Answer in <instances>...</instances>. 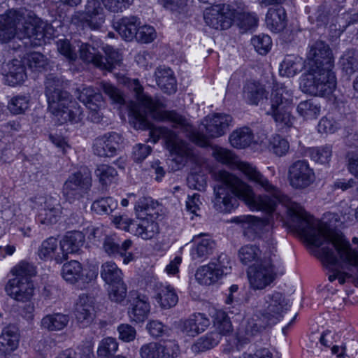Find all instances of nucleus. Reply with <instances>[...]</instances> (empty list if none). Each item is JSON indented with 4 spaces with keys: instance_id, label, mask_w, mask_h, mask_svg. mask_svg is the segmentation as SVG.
<instances>
[{
    "instance_id": "obj_49",
    "label": "nucleus",
    "mask_w": 358,
    "mask_h": 358,
    "mask_svg": "<svg viewBox=\"0 0 358 358\" xmlns=\"http://www.w3.org/2000/svg\"><path fill=\"white\" fill-rule=\"evenodd\" d=\"M301 69V59L289 55L280 64V73L283 76L292 77L300 72Z\"/></svg>"
},
{
    "instance_id": "obj_36",
    "label": "nucleus",
    "mask_w": 358,
    "mask_h": 358,
    "mask_svg": "<svg viewBox=\"0 0 358 358\" xmlns=\"http://www.w3.org/2000/svg\"><path fill=\"white\" fill-rule=\"evenodd\" d=\"M254 140V134L248 127H241L234 131L229 136V142L232 147L244 149L248 147Z\"/></svg>"
},
{
    "instance_id": "obj_7",
    "label": "nucleus",
    "mask_w": 358,
    "mask_h": 358,
    "mask_svg": "<svg viewBox=\"0 0 358 358\" xmlns=\"http://www.w3.org/2000/svg\"><path fill=\"white\" fill-rule=\"evenodd\" d=\"M63 80L55 74H48L45 82V94L48 110L56 122L62 124L68 121L78 122L83 117L80 106L63 90Z\"/></svg>"
},
{
    "instance_id": "obj_42",
    "label": "nucleus",
    "mask_w": 358,
    "mask_h": 358,
    "mask_svg": "<svg viewBox=\"0 0 358 358\" xmlns=\"http://www.w3.org/2000/svg\"><path fill=\"white\" fill-rule=\"evenodd\" d=\"M298 114L304 120L316 119L320 114L321 106L314 99L301 101L296 108Z\"/></svg>"
},
{
    "instance_id": "obj_19",
    "label": "nucleus",
    "mask_w": 358,
    "mask_h": 358,
    "mask_svg": "<svg viewBox=\"0 0 358 358\" xmlns=\"http://www.w3.org/2000/svg\"><path fill=\"white\" fill-rule=\"evenodd\" d=\"M38 256L43 261H54L62 264L66 260V252L63 250L61 242L50 236L44 240L38 247Z\"/></svg>"
},
{
    "instance_id": "obj_43",
    "label": "nucleus",
    "mask_w": 358,
    "mask_h": 358,
    "mask_svg": "<svg viewBox=\"0 0 358 358\" xmlns=\"http://www.w3.org/2000/svg\"><path fill=\"white\" fill-rule=\"evenodd\" d=\"M261 255V250L255 244L245 245L238 250V259L244 265L259 262L262 259Z\"/></svg>"
},
{
    "instance_id": "obj_63",
    "label": "nucleus",
    "mask_w": 358,
    "mask_h": 358,
    "mask_svg": "<svg viewBox=\"0 0 358 358\" xmlns=\"http://www.w3.org/2000/svg\"><path fill=\"white\" fill-rule=\"evenodd\" d=\"M157 37L155 28L150 25L139 27L137 29L136 39L143 43H149Z\"/></svg>"
},
{
    "instance_id": "obj_18",
    "label": "nucleus",
    "mask_w": 358,
    "mask_h": 358,
    "mask_svg": "<svg viewBox=\"0 0 358 358\" xmlns=\"http://www.w3.org/2000/svg\"><path fill=\"white\" fill-rule=\"evenodd\" d=\"M5 291L14 300L25 303L32 299L34 287L31 280L10 278L6 285Z\"/></svg>"
},
{
    "instance_id": "obj_10",
    "label": "nucleus",
    "mask_w": 358,
    "mask_h": 358,
    "mask_svg": "<svg viewBox=\"0 0 358 358\" xmlns=\"http://www.w3.org/2000/svg\"><path fill=\"white\" fill-rule=\"evenodd\" d=\"M290 307L289 300L278 292L266 294L255 306L257 315L264 317L273 325L278 323Z\"/></svg>"
},
{
    "instance_id": "obj_50",
    "label": "nucleus",
    "mask_w": 358,
    "mask_h": 358,
    "mask_svg": "<svg viewBox=\"0 0 358 358\" xmlns=\"http://www.w3.org/2000/svg\"><path fill=\"white\" fill-rule=\"evenodd\" d=\"M214 325L220 335H227L232 331V325L227 313L222 310H217L214 315Z\"/></svg>"
},
{
    "instance_id": "obj_21",
    "label": "nucleus",
    "mask_w": 358,
    "mask_h": 358,
    "mask_svg": "<svg viewBox=\"0 0 358 358\" xmlns=\"http://www.w3.org/2000/svg\"><path fill=\"white\" fill-rule=\"evenodd\" d=\"M192 242L190 256L193 260L204 261L215 248V242L207 234L194 236Z\"/></svg>"
},
{
    "instance_id": "obj_3",
    "label": "nucleus",
    "mask_w": 358,
    "mask_h": 358,
    "mask_svg": "<svg viewBox=\"0 0 358 358\" xmlns=\"http://www.w3.org/2000/svg\"><path fill=\"white\" fill-rule=\"evenodd\" d=\"M274 212H264L266 216L258 217L253 215H243L232 218L231 222L241 224L245 234L252 232L254 238L259 237L266 244L267 251L259 262L250 266L247 273L250 287L254 290H262L269 286L277 278L285 273L280 263H276V241L273 237Z\"/></svg>"
},
{
    "instance_id": "obj_33",
    "label": "nucleus",
    "mask_w": 358,
    "mask_h": 358,
    "mask_svg": "<svg viewBox=\"0 0 358 358\" xmlns=\"http://www.w3.org/2000/svg\"><path fill=\"white\" fill-rule=\"evenodd\" d=\"M138 20L136 17H125L115 22L113 27L121 37L127 41H131L136 38Z\"/></svg>"
},
{
    "instance_id": "obj_47",
    "label": "nucleus",
    "mask_w": 358,
    "mask_h": 358,
    "mask_svg": "<svg viewBox=\"0 0 358 358\" xmlns=\"http://www.w3.org/2000/svg\"><path fill=\"white\" fill-rule=\"evenodd\" d=\"M94 173L102 185H109L115 182L117 177L116 169L108 164L98 165Z\"/></svg>"
},
{
    "instance_id": "obj_62",
    "label": "nucleus",
    "mask_w": 358,
    "mask_h": 358,
    "mask_svg": "<svg viewBox=\"0 0 358 358\" xmlns=\"http://www.w3.org/2000/svg\"><path fill=\"white\" fill-rule=\"evenodd\" d=\"M237 25L243 30V31L251 30L255 28L258 24V17L254 13H250L247 10L237 21Z\"/></svg>"
},
{
    "instance_id": "obj_34",
    "label": "nucleus",
    "mask_w": 358,
    "mask_h": 358,
    "mask_svg": "<svg viewBox=\"0 0 358 358\" xmlns=\"http://www.w3.org/2000/svg\"><path fill=\"white\" fill-rule=\"evenodd\" d=\"M266 24L272 31L278 32L286 26V12L282 6L270 8L266 15Z\"/></svg>"
},
{
    "instance_id": "obj_31",
    "label": "nucleus",
    "mask_w": 358,
    "mask_h": 358,
    "mask_svg": "<svg viewBox=\"0 0 358 358\" xmlns=\"http://www.w3.org/2000/svg\"><path fill=\"white\" fill-rule=\"evenodd\" d=\"M159 232V224L154 220L138 219L132 226V234L144 240L155 238Z\"/></svg>"
},
{
    "instance_id": "obj_30",
    "label": "nucleus",
    "mask_w": 358,
    "mask_h": 358,
    "mask_svg": "<svg viewBox=\"0 0 358 358\" xmlns=\"http://www.w3.org/2000/svg\"><path fill=\"white\" fill-rule=\"evenodd\" d=\"M5 71L6 82L10 86L22 84L27 77L24 63L17 59L6 64Z\"/></svg>"
},
{
    "instance_id": "obj_38",
    "label": "nucleus",
    "mask_w": 358,
    "mask_h": 358,
    "mask_svg": "<svg viewBox=\"0 0 358 358\" xmlns=\"http://www.w3.org/2000/svg\"><path fill=\"white\" fill-rule=\"evenodd\" d=\"M141 358H171L169 350L164 345L151 342L141 346L140 349Z\"/></svg>"
},
{
    "instance_id": "obj_37",
    "label": "nucleus",
    "mask_w": 358,
    "mask_h": 358,
    "mask_svg": "<svg viewBox=\"0 0 358 358\" xmlns=\"http://www.w3.org/2000/svg\"><path fill=\"white\" fill-rule=\"evenodd\" d=\"M85 236L80 231H69L61 241L63 250L66 252V259L69 253L77 252L83 245Z\"/></svg>"
},
{
    "instance_id": "obj_27",
    "label": "nucleus",
    "mask_w": 358,
    "mask_h": 358,
    "mask_svg": "<svg viewBox=\"0 0 358 358\" xmlns=\"http://www.w3.org/2000/svg\"><path fill=\"white\" fill-rule=\"evenodd\" d=\"M75 315L80 327H85L90 325L94 317L93 301L86 294H81L75 306Z\"/></svg>"
},
{
    "instance_id": "obj_55",
    "label": "nucleus",
    "mask_w": 358,
    "mask_h": 358,
    "mask_svg": "<svg viewBox=\"0 0 358 358\" xmlns=\"http://www.w3.org/2000/svg\"><path fill=\"white\" fill-rule=\"evenodd\" d=\"M11 272L14 276L13 278L31 280V277L36 274V268L32 264L21 262L12 269Z\"/></svg>"
},
{
    "instance_id": "obj_24",
    "label": "nucleus",
    "mask_w": 358,
    "mask_h": 358,
    "mask_svg": "<svg viewBox=\"0 0 358 358\" xmlns=\"http://www.w3.org/2000/svg\"><path fill=\"white\" fill-rule=\"evenodd\" d=\"M133 299L128 308V315L135 322H144L150 312V304L147 296L138 293L133 294Z\"/></svg>"
},
{
    "instance_id": "obj_64",
    "label": "nucleus",
    "mask_w": 358,
    "mask_h": 358,
    "mask_svg": "<svg viewBox=\"0 0 358 358\" xmlns=\"http://www.w3.org/2000/svg\"><path fill=\"white\" fill-rule=\"evenodd\" d=\"M133 0H102L105 8L110 12L120 13L127 9Z\"/></svg>"
},
{
    "instance_id": "obj_9",
    "label": "nucleus",
    "mask_w": 358,
    "mask_h": 358,
    "mask_svg": "<svg viewBox=\"0 0 358 358\" xmlns=\"http://www.w3.org/2000/svg\"><path fill=\"white\" fill-rule=\"evenodd\" d=\"M271 108L267 114L273 117L280 129L289 128L294 120L289 108L293 103V92L284 84L273 85L270 96Z\"/></svg>"
},
{
    "instance_id": "obj_4",
    "label": "nucleus",
    "mask_w": 358,
    "mask_h": 358,
    "mask_svg": "<svg viewBox=\"0 0 358 358\" xmlns=\"http://www.w3.org/2000/svg\"><path fill=\"white\" fill-rule=\"evenodd\" d=\"M331 50L328 44L316 41L308 45L306 56V72L302 76L300 87L302 91L313 96L331 94L336 87Z\"/></svg>"
},
{
    "instance_id": "obj_25",
    "label": "nucleus",
    "mask_w": 358,
    "mask_h": 358,
    "mask_svg": "<svg viewBox=\"0 0 358 358\" xmlns=\"http://www.w3.org/2000/svg\"><path fill=\"white\" fill-rule=\"evenodd\" d=\"M62 274L63 278L71 284L81 282L88 283L96 277L94 272L89 271L85 275L83 274V268L78 261H71L62 266Z\"/></svg>"
},
{
    "instance_id": "obj_41",
    "label": "nucleus",
    "mask_w": 358,
    "mask_h": 358,
    "mask_svg": "<svg viewBox=\"0 0 358 358\" xmlns=\"http://www.w3.org/2000/svg\"><path fill=\"white\" fill-rule=\"evenodd\" d=\"M220 335L215 331L208 332L196 340L192 347L194 352H201L215 347L220 341Z\"/></svg>"
},
{
    "instance_id": "obj_35",
    "label": "nucleus",
    "mask_w": 358,
    "mask_h": 358,
    "mask_svg": "<svg viewBox=\"0 0 358 358\" xmlns=\"http://www.w3.org/2000/svg\"><path fill=\"white\" fill-rule=\"evenodd\" d=\"M69 315L61 313L48 314L41 320V327L48 331H61L69 322Z\"/></svg>"
},
{
    "instance_id": "obj_17",
    "label": "nucleus",
    "mask_w": 358,
    "mask_h": 358,
    "mask_svg": "<svg viewBox=\"0 0 358 358\" xmlns=\"http://www.w3.org/2000/svg\"><path fill=\"white\" fill-rule=\"evenodd\" d=\"M122 136L117 132H108L94 140L92 149L95 155L101 157H112L117 154Z\"/></svg>"
},
{
    "instance_id": "obj_54",
    "label": "nucleus",
    "mask_w": 358,
    "mask_h": 358,
    "mask_svg": "<svg viewBox=\"0 0 358 358\" xmlns=\"http://www.w3.org/2000/svg\"><path fill=\"white\" fill-rule=\"evenodd\" d=\"M23 62L33 71H41L47 65V59L41 53L34 52L24 58Z\"/></svg>"
},
{
    "instance_id": "obj_14",
    "label": "nucleus",
    "mask_w": 358,
    "mask_h": 358,
    "mask_svg": "<svg viewBox=\"0 0 358 358\" xmlns=\"http://www.w3.org/2000/svg\"><path fill=\"white\" fill-rule=\"evenodd\" d=\"M290 186L295 189H305L315 181L314 170L306 159H299L290 164L287 173Z\"/></svg>"
},
{
    "instance_id": "obj_22",
    "label": "nucleus",
    "mask_w": 358,
    "mask_h": 358,
    "mask_svg": "<svg viewBox=\"0 0 358 358\" xmlns=\"http://www.w3.org/2000/svg\"><path fill=\"white\" fill-rule=\"evenodd\" d=\"M268 92L264 84L250 79L245 82L243 87V99L249 105L258 106L268 98Z\"/></svg>"
},
{
    "instance_id": "obj_52",
    "label": "nucleus",
    "mask_w": 358,
    "mask_h": 358,
    "mask_svg": "<svg viewBox=\"0 0 358 358\" xmlns=\"http://www.w3.org/2000/svg\"><path fill=\"white\" fill-rule=\"evenodd\" d=\"M118 343L115 338L106 337L103 338L98 346L97 355L99 357L108 358L116 352Z\"/></svg>"
},
{
    "instance_id": "obj_44",
    "label": "nucleus",
    "mask_w": 358,
    "mask_h": 358,
    "mask_svg": "<svg viewBox=\"0 0 358 358\" xmlns=\"http://www.w3.org/2000/svg\"><path fill=\"white\" fill-rule=\"evenodd\" d=\"M222 8L226 12V17L229 18L230 27L248 10L243 0H233L229 3H222Z\"/></svg>"
},
{
    "instance_id": "obj_28",
    "label": "nucleus",
    "mask_w": 358,
    "mask_h": 358,
    "mask_svg": "<svg viewBox=\"0 0 358 358\" xmlns=\"http://www.w3.org/2000/svg\"><path fill=\"white\" fill-rule=\"evenodd\" d=\"M209 325L210 321L206 315L197 313L182 320L180 329L185 335L194 337L203 332Z\"/></svg>"
},
{
    "instance_id": "obj_58",
    "label": "nucleus",
    "mask_w": 358,
    "mask_h": 358,
    "mask_svg": "<svg viewBox=\"0 0 358 358\" xmlns=\"http://www.w3.org/2000/svg\"><path fill=\"white\" fill-rule=\"evenodd\" d=\"M251 43L255 50L262 55H266L272 46L271 38L267 34L254 36L251 40Z\"/></svg>"
},
{
    "instance_id": "obj_59",
    "label": "nucleus",
    "mask_w": 358,
    "mask_h": 358,
    "mask_svg": "<svg viewBox=\"0 0 358 358\" xmlns=\"http://www.w3.org/2000/svg\"><path fill=\"white\" fill-rule=\"evenodd\" d=\"M127 294V286L124 282L109 285L108 296L110 301L117 303L124 301Z\"/></svg>"
},
{
    "instance_id": "obj_61",
    "label": "nucleus",
    "mask_w": 358,
    "mask_h": 358,
    "mask_svg": "<svg viewBox=\"0 0 358 358\" xmlns=\"http://www.w3.org/2000/svg\"><path fill=\"white\" fill-rule=\"evenodd\" d=\"M58 52L69 61H74L77 58V52L75 47H73L69 41L63 38L56 42Z\"/></svg>"
},
{
    "instance_id": "obj_15",
    "label": "nucleus",
    "mask_w": 358,
    "mask_h": 358,
    "mask_svg": "<svg viewBox=\"0 0 358 358\" xmlns=\"http://www.w3.org/2000/svg\"><path fill=\"white\" fill-rule=\"evenodd\" d=\"M77 98L90 110L88 118L93 122H99L102 117L101 110L104 101L102 94L91 86L82 85L75 92Z\"/></svg>"
},
{
    "instance_id": "obj_32",
    "label": "nucleus",
    "mask_w": 358,
    "mask_h": 358,
    "mask_svg": "<svg viewBox=\"0 0 358 358\" xmlns=\"http://www.w3.org/2000/svg\"><path fill=\"white\" fill-rule=\"evenodd\" d=\"M157 85L166 94H171L176 92V80L170 68L159 66L155 73Z\"/></svg>"
},
{
    "instance_id": "obj_2",
    "label": "nucleus",
    "mask_w": 358,
    "mask_h": 358,
    "mask_svg": "<svg viewBox=\"0 0 358 358\" xmlns=\"http://www.w3.org/2000/svg\"><path fill=\"white\" fill-rule=\"evenodd\" d=\"M289 215L296 231L310 245L320 247L325 243H331L334 250L322 248L319 257L329 269V280H338L341 285L352 275L346 271L356 268L358 277V252L352 249L349 241L342 234L331 230L325 224L315 220L303 208L292 203L288 208Z\"/></svg>"
},
{
    "instance_id": "obj_40",
    "label": "nucleus",
    "mask_w": 358,
    "mask_h": 358,
    "mask_svg": "<svg viewBox=\"0 0 358 358\" xmlns=\"http://www.w3.org/2000/svg\"><path fill=\"white\" fill-rule=\"evenodd\" d=\"M20 334L18 329L14 325L4 327L0 335V345L6 350H15L19 344Z\"/></svg>"
},
{
    "instance_id": "obj_5",
    "label": "nucleus",
    "mask_w": 358,
    "mask_h": 358,
    "mask_svg": "<svg viewBox=\"0 0 358 358\" xmlns=\"http://www.w3.org/2000/svg\"><path fill=\"white\" fill-rule=\"evenodd\" d=\"M129 87L135 93L137 106L131 107L130 113L134 127L138 129H149L150 141L156 143L159 138L165 141L167 149L173 155L187 157L191 154L189 145L181 140L173 131L164 127H153L147 118L148 113L157 108V103L152 97L143 92V88L138 79L129 82Z\"/></svg>"
},
{
    "instance_id": "obj_11",
    "label": "nucleus",
    "mask_w": 358,
    "mask_h": 358,
    "mask_svg": "<svg viewBox=\"0 0 358 358\" xmlns=\"http://www.w3.org/2000/svg\"><path fill=\"white\" fill-rule=\"evenodd\" d=\"M231 271V261L229 257L225 253H221L207 265L199 267L195 277L201 285H210L230 273Z\"/></svg>"
},
{
    "instance_id": "obj_56",
    "label": "nucleus",
    "mask_w": 358,
    "mask_h": 358,
    "mask_svg": "<svg viewBox=\"0 0 358 358\" xmlns=\"http://www.w3.org/2000/svg\"><path fill=\"white\" fill-rule=\"evenodd\" d=\"M117 203L112 197L101 198L93 202L92 209L98 214H109L116 208Z\"/></svg>"
},
{
    "instance_id": "obj_45",
    "label": "nucleus",
    "mask_w": 358,
    "mask_h": 358,
    "mask_svg": "<svg viewBox=\"0 0 358 358\" xmlns=\"http://www.w3.org/2000/svg\"><path fill=\"white\" fill-rule=\"evenodd\" d=\"M56 358H94L93 345L87 341L78 346L76 350L67 349L59 354Z\"/></svg>"
},
{
    "instance_id": "obj_1",
    "label": "nucleus",
    "mask_w": 358,
    "mask_h": 358,
    "mask_svg": "<svg viewBox=\"0 0 358 358\" xmlns=\"http://www.w3.org/2000/svg\"><path fill=\"white\" fill-rule=\"evenodd\" d=\"M215 159L232 169H238L250 182L260 187L269 195H256L252 187L238 176L222 170L217 174L212 201L214 209L222 213H231L242 200L252 210L273 212L278 203L285 202L287 197L252 164L240 161L231 151L221 147L213 150Z\"/></svg>"
},
{
    "instance_id": "obj_12",
    "label": "nucleus",
    "mask_w": 358,
    "mask_h": 358,
    "mask_svg": "<svg viewBox=\"0 0 358 358\" xmlns=\"http://www.w3.org/2000/svg\"><path fill=\"white\" fill-rule=\"evenodd\" d=\"M92 187V177L89 172L78 171L71 174L63 185V195L69 203L87 196Z\"/></svg>"
},
{
    "instance_id": "obj_46",
    "label": "nucleus",
    "mask_w": 358,
    "mask_h": 358,
    "mask_svg": "<svg viewBox=\"0 0 358 358\" xmlns=\"http://www.w3.org/2000/svg\"><path fill=\"white\" fill-rule=\"evenodd\" d=\"M343 71L348 75H352L358 71V52L351 49L346 50L340 59Z\"/></svg>"
},
{
    "instance_id": "obj_51",
    "label": "nucleus",
    "mask_w": 358,
    "mask_h": 358,
    "mask_svg": "<svg viewBox=\"0 0 358 358\" xmlns=\"http://www.w3.org/2000/svg\"><path fill=\"white\" fill-rule=\"evenodd\" d=\"M269 325L273 324L267 321L264 317H258L257 315V311L255 310L254 317L248 322L245 326V334L248 336H255Z\"/></svg>"
},
{
    "instance_id": "obj_23",
    "label": "nucleus",
    "mask_w": 358,
    "mask_h": 358,
    "mask_svg": "<svg viewBox=\"0 0 358 358\" xmlns=\"http://www.w3.org/2000/svg\"><path fill=\"white\" fill-rule=\"evenodd\" d=\"M222 3L215 4L206 8L203 11V19L206 25L215 29H227L230 27V20L222 9Z\"/></svg>"
},
{
    "instance_id": "obj_26",
    "label": "nucleus",
    "mask_w": 358,
    "mask_h": 358,
    "mask_svg": "<svg viewBox=\"0 0 358 358\" xmlns=\"http://www.w3.org/2000/svg\"><path fill=\"white\" fill-rule=\"evenodd\" d=\"M132 241L130 239H126L121 244L112 237H106L103 242V249L110 256H120L123 259V263L125 264L132 262L134 256L127 250L131 247Z\"/></svg>"
},
{
    "instance_id": "obj_16",
    "label": "nucleus",
    "mask_w": 358,
    "mask_h": 358,
    "mask_svg": "<svg viewBox=\"0 0 358 358\" xmlns=\"http://www.w3.org/2000/svg\"><path fill=\"white\" fill-rule=\"evenodd\" d=\"M78 46L80 59L85 62L92 63L102 70L112 71L121 60L120 55L116 52H113L107 57H103L97 52L94 47L87 43H82Z\"/></svg>"
},
{
    "instance_id": "obj_6",
    "label": "nucleus",
    "mask_w": 358,
    "mask_h": 358,
    "mask_svg": "<svg viewBox=\"0 0 358 358\" xmlns=\"http://www.w3.org/2000/svg\"><path fill=\"white\" fill-rule=\"evenodd\" d=\"M17 17L15 11L0 15V42H7L16 36L20 40H27L25 45L41 46L55 36L53 27L39 19L25 22L22 29L17 31Z\"/></svg>"
},
{
    "instance_id": "obj_8",
    "label": "nucleus",
    "mask_w": 358,
    "mask_h": 358,
    "mask_svg": "<svg viewBox=\"0 0 358 358\" xmlns=\"http://www.w3.org/2000/svg\"><path fill=\"white\" fill-rule=\"evenodd\" d=\"M164 119L173 123L174 128H179L187 132L192 141L198 144H204L206 138H217L223 136L232 122V117L227 114L215 113L212 117L208 116L199 131H194L186 118L174 111L166 112Z\"/></svg>"
},
{
    "instance_id": "obj_29",
    "label": "nucleus",
    "mask_w": 358,
    "mask_h": 358,
    "mask_svg": "<svg viewBox=\"0 0 358 358\" xmlns=\"http://www.w3.org/2000/svg\"><path fill=\"white\" fill-rule=\"evenodd\" d=\"M154 289L156 301L164 309L175 306L178 301V294L173 286L167 283L155 282Z\"/></svg>"
},
{
    "instance_id": "obj_48",
    "label": "nucleus",
    "mask_w": 358,
    "mask_h": 358,
    "mask_svg": "<svg viewBox=\"0 0 358 358\" xmlns=\"http://www.w3.org/2000/svg\"><path fill=\"white\" fill-rule=\"evenodd\" d=\"M308 155L310 158L321 164H327L331 160L332 156V146L324 145L320 147L308 148Z\"/></svg>"
},
{
    "instance_id": "obj_53",
    "label": "nucleus",
    "mask_w": 358,
    "mask_h": 358,
    "mask_svg": "<svg viewBox=\"0 0 358 358\" xmlns=\"http://www.w3.org/2000/svg\"><path fill=\"white\" fill-rule=\"evenodd\" d=\"M29 107V96L17 95L13 96L8 103V108L15 115L24 113Z\"/></svg>"
},
{
    "instance_id": "obj_20",
    "label": "nucleus",
    "mask_w": 358,
    "mask_h": 358,
    "mask_svg": "<svg viewBox=\"0 0 358 358\" xmlns=\"http://www.w3.org/2000/svg\"><path fill=\"white\" fill-rule=\"evenodd\" d=\"M62 208L59 199L53 196L45 198L38 213V221L45 225L56 224L61 217Z\"/></svg>"
},
{
    "instance_id": "obj_39",
    "label": "nucleus",
    "mask_w": 358,
    "mask_h": 358,
    "mask_svg": "<svg viewBox=\"0 0 358 358\" xmlns=\"http://www.w3.org/2000/svg\"><path fill=\"white\" fill-rule=\"evenodd\" d=\"M100 274L101 278L108 285L123 282L122 272L114 262H107L103 264Z\"/></svg>"
},
{
    "instance_id": "obj_57",
    "label": "nucleus",
    "mask_w": 358,
    "mask_h": 358,
    "mask_svg": "<svg viewBox=\"0 0 358 358\" xmlns=\"http://www.w3.org/2000/svg\"><path fill=\"white\" fill-rule=\"evenodd\" d=\"M269 150L275 155L282 157L288 152L289 142L279 135L273 136L269 141Z\"/></svg>"
},
{
    "instance_id": "obj_13",
    "label": "nucleus",
    "mask_w": 358,
    "mask_h": 358,
    "mask_svg": "<svg viewBox=\"0 0 358 358\" xmlns=\"http://www.w3.org/2000/svg\"><path fill=\"white\" fill-rule=\"evenodd\" d=\"M105 21V15L101 3L98 0H88L83 13L75 14L71 23L83 29L89 27L98 29Z\"/></svg>"
},
{
    "instance_id": "obj_60",
    "label": "nucleus",
    "mask_w": 358,
    "mask_h": 358,
    "mask_svg": "<svg viewBox=\"0 0 358 358\" xmlns=\"http://www.w3.org/2000/svg\"><path fill=\"white\" fill-rule=\"evenodd\" d=\"M100 89L109 97L113 103L120 105L124 103L122 93L112 84L101 82L100 83Z\"/></svg>"
}]
</instances>
